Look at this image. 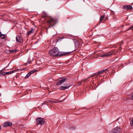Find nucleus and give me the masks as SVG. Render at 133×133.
Here are the masks:
<instances>
[{"label": "nucleus", "mask_w": 133, "mask_h": 133, "mask_svg": "<svg viewBox=\"0 0 133 133\" xmlns=\"http://www.w3.org/2000/svg\"><path fill=\"white\" fill-rule=\"evenodd\" d=\"M72 51L71 52H59L58 49L56 47H54L52 49L50 50L49 52V55L52 56H62L64 55L70 54Z\"/></svg>", "instance_id": "1"}, {"label": "nucleus", "mask_w": 133, "mask_h": 133, "mask_svg": "<svg viewBox=\"0 0 133 133\" xmlns=\"http://www.w3.org/2000/svg\"><path fill=\"white\" fill-rule=\"evenodd\" d=\"M47 22L51 25V26H52L55 24L57 21L56 19L51 17L47 20Z\"/></svg>", "instance_id": "2"}, {"label": "nucleus", "mask_w": 133, "mask_h": 133, "mask_svg": "<svg viewBox=\"0 0 133 133\" xmlns=\"http://www.w3.org/2000/svg\"><path fill=\"white\" fill-rule=\"evenodd\" d=\"M37 124L38 125H42L44 123V119L41 117H39L36 119Z\"/></svg>", "instance_id": "3"}, {"label": "nucleus", "mask_w": 133, "mask_h": 133, "mask_svg": "<svg viewBox=\"0 0 133 133\" xmlns=\"http://www.w3.org/2000/svg\"><path fill=\"white\" fill-rule=\"evenodd\" d=\"M120 128L119 127H116L112 130L109 133H119Z\"/></svg>", "instance_id": "4"}, {"label": "nucleus", "mask_w": 133, "mask_h": 133, "mask_svg": "<svg viewBox=\"0 0 133 133\" xmlns=\"http://www.w3.org/2000/svg\"><path fill=\"white\" fill-rule=\"evenodd\" d=\"M66 79V78L65 77H61L59 79V81L57 82L56 85H59L62 84Z\"/></svg>", "instance_id": "5"}, {"label": "nucleus", "mask_w": 133, "mask_h": 133, "mask_svg": "<svg viewBox=\"0 0 133 133\" xmlns=\"http://www.w3.org/2000/svg\"><path fill=\"white\" fill-rule=\"evenodd\" d=\"M67 85V84L65 85L64 84L63 85H64V86H61L60 87V89L62 90H64L68 89L70 87V85L68 86H65L66 85Z\"/></svg>", "instance_id": "6"}, {"label": "nucleus", "mask_w": 133, "mask_h": 133, "mask_svg": "<svg viewBox=\"0 0 133 133\" xmlns=\"http://www.w3.org/2000/svg\"><path fill=\"white\" fill-rule=\"evenodd\" d=\"M12 125V123L10 122H7L4 123L3 125L4 127H7L8 126H10Z\"/></svg>", "instance_id": "7"}, {"label": "nucleus", "mask_w": 133, "mask_h": 133, "mask_svg": "<svg viewBox=\"0 0 133 133\" xmlns=\"http://www.w3.org/2000/svg\"><path fill=\"white\" fill-rule=\"evenodd\" d=\"M74 43L75 48L76 49V50L77 49V48L79 46L80 44V43L77 40H75L74 41Z\"/></svg>", "instance_id": "8"}, {"label": "nucleus", "mask_w": 133, "mask_h": 133, "mask_svg": "<svg viewBox=\"0 0 133 133\" xmlns=\"http://www.w3.org/2000/svg\"><path fill=\"white\" fill-rule=\"evenodd\" d=\"M107 69H105L104 70H103L101 71H98L97 73H95L94 74V75L93 76H97L98 75H99L101 74H102L103 72H105V71H107Z\"/></svg>", "instance_id": "9"}, {"label": "nucleus", "mask_w": 133, "mask_h": 133, "mask_svg": "<svg viewBox=\"0 0 133 133\" xmlns=\"http://www.w3.org/2000/svg\"><path fill=\"white\" fill-rule=\"evenodd\" d=\"M35 30V29L34 28H31L30 29V30L27 32V35L29 36L31 34H32L34 32Z\"/></svg>", "instance_id": "10"}, {"label": "nucleus", "mask_w": 133, "mask_h": 133, "mask_svg": "<svg viewBox=\"0 0 133 133\" xmlns=\"http://www.w3.org/2000/svg\"><path fill=\"white\" fill-rule=\"evenodd\" d=\"M16 40L17 42H21L22 39L21 37L19 36H17L16 37Z\"/></svg>", "instance_id": "11"}, {"label": "nucleus", "mask_w": 133, "mask_h": 133, "mask_svg": "<svg viewBox=\"0 0 133 133\" xmlns=\"http://www.w3.org/2000/svg\"><path fill=\"white\" fill-rule=\"evenodd\" d=\"M52 102L51 101L49 100V99L47 100L46 101H44L43 102V103H42L41 105V106H42L43 105L46 104V103H49V102Z\"/></svg>", "instance_id": "12"}, {"label": "nucleus", "mask_w": 133, "mask_h": 133, "mask_svg": "<svg viewBox=\"0 0 133 133\" xmlns=\"http://www.w3.org/2000/svg\"><path fill=\"white\" fill-rule=\"evenodd\" d=\"M111 55V54L109 53H107L104 54L103 55H102L101 57H107L108 56H109Z\"/></svg>", "instance_id": "13"}, {"label": "nucleus", "mask_w": 133, "mask_h": 133, "mask_svg": "<svg viewBox=\"0 0 133 133\" xmlns=\"http://www.w3.org/2000/svg\"><path fill=\"white\" fill-rule=\"evenodd\" d=\"M15 71H16L15 70H14L10 71L5 72V75L12 74L14 72H15Z\"/></svg>", "instance_id": "14"}, {"label": "nucleus", "mask_w": 133, "mask_h": 133, "mask_svg": "<svg viewBox=\"0 0 133 133\" xmlns=\"http://www.w3.org/2000/svg\"><path fill=\"white\" fill-rule=\"evenodd\" d=\"M0 37L2 39H4L5 38V34H2V33L0 34Z\"/></svg>", "instance_id": "15"}, {"label": "nucleus", "mask_w": 133, "mask_h": 133, "mask_svg": "<svg viewBox=\"0 0 133 133\" xmlns=\"http://www.w3.org/2000/svg\"><path fill=\"white\" fill-rule=\"evenodd\" d=\"M104 17V15H103L101 16V17L100 18V21L101 22L103 21Z\"/></svg>", "instance_id": "16"}, {"label": "nucleus", "mask_w": 133, "mask_h": 133, "mask_svg": "<svg viewBox=\"0 0 133 133\" xmlns=\"http://www.w3.org/2000/svg\"><path fill=\"white\" fill-rule=\"evenodd\" d=\"M18 51V50L16 49H15L14 50H10V52H17Z\"/></svg>", "instance_id": "17"}, {"label": "nucleus", "mask_w": 133, "mask_h": 133, "mask_svg": "<svg viewBox=\"0 0 133 133\" xmlns=\"http://www.w3.org/2000/svg\"><path fill=\"white\" fill-rule=\"evenodd\" d=\"M132 8L131 6L130 5H127V10H129L131 9Z\"/></svg>", "instance_id": "18"}, {"label": "nucleus", "mask_w": 133, "mask_h": 133, "mask_svg": "<svg viewBox=\"0 0 133 133\" xmlns=\"http://www.w3.org/2000/svg\"><path fill=\"white\" fill-rule=\"evenodd\" d=\"M30 76V74L29 73H28L26 75L25 77V79L28 78Z\"/></svg>", "instance_id": "19"}, {"label": "nucleus", "mask_w": 133, "mask_h": 133, "mask_svg": "<svg viewBox=\"0 0 133 133\" xmlns=\"http://www.w3.org/2000/svg\"><path fill=\"white\" fill-rule=\"evenodd\" d=\"M5 75V72L0 73V75L1 76H3Z\"/></svg>", "instance_id": "20"}, {"label": "nucleus", "mask_w": 133, "mask_h": 133, "mask_svg": "<svg viewBox=\"0 0 133 133\" xmlns=\"http://www.w3.org/2000/svg\"><path fill=\"white\" fill-rule=\"evenodd\" d=\"M36 71L35 70V71L34 70H32L30 72H29L30 74V75L31 74H33L34 73L35 71Z\"/></svg>", "instance_id": "21"}, {"label": "nucleus", "mask_w": 133, "mask_h": 133, "mask_svg": "<svg viewBox=\"0 0 133 133\" xmlns=\"http://www.w3.org/2000/svg\"><path fill=\"white\" fill-rule=\"evenodd\" d=\"M133 30V26H130V27H129V28H128L127 30Z\"/></svg>", "instance_id": "22"}, {"label": "nucleus", "mask_w": 133, "mask_h": 133, "mask_svg": "<svg viewBox=\"0 0 133 133\" xmlns=\"http://www.w3.org/2000/svg\"><path fill=\"white\" fill-rule=\"evenodd\" d=\"M123 8L124 9L127 10V5L124 6L123 7Z\"/></svg>", "instance_id": "23"}, {"label": "nucleus", "mask_w": 133, "mask_h": 133, "mask_svg": "<svg viewBox=\"0 0 133 133\" xmlns=\"http://www.w3.org/2000/svg\"><path fill=\"white\" fill-rule=\"evenodd\" d=\"M130 124L131 126H133V119L130 122Z\"/></svg>", "instance_id": "24"}, {"label": "nucleus", "mask_w": 133, "mask_h": 133, "mask_svg": "<svg viewBox=\"0 0 133 133\" xmlns=\"http://www.w3.org/2000/svg\"><path fill=\"white\" fill-rule=\"evenodd\" d=\"M6 53L8 54L10 53V50H6Z\"/></svg>", "instance_id": "25"}, {"label": "nucleus", "mask_w": 133, "mask_h": 133, "mask_svg": "<svg viewBox=\"0 0 133 133\" xmlns=\"http://www.w3.org/2000/svg\"><path fill=\"white\" fill-rule=\"evenodd\" d=\"M58 102L57 101H52L51 102H52L53 103H57Z\"/></svg>", "instance_id": "26"}, {"label": "nucleus", "mask_w": 133, "mask_h": 133, "mask_svg": "<svg viewBox=\"0 0 133 133\" xmlns=\"http://www.w3.org/2000/svg\"><path fill=\"white\" fill-rule=\"evenodd\" d=\"M23 70V69H18V71H21V70Z\"/></svg>", "instance_id": "27"}, {"label": "nucleus", "mask_w": 133, "mask_h": 133, "mask_svg": "<svg viewBox=\"0 0 133 133\" xmlns=\"http://www.w3.org/2000/svg\"><path fill=\"white\" fill-rule=\"evenodd\" d=\"M131 99L133 100V95L131 96Z\"/></svg>", "instance_id": "28"}, {"label": "nucleus", "mask_w": 133, "mask_h": 133, "mask_svg": "<svg viewBox=\"0 0 133 133\" xmlns=\"http://www.w3.org/2000/svg\"><path fill=\"white\" fill-rule=\"evenodd\" d=\"M5 68H4V69L2 70H0V71H3V70H4L5 69Z\"/></svg>", "instance_id": "29"}, {"label": "nucleus", "mask_w": 133, "mask_h": 133, "mask_svg": "<svg viewBox=\"0 0 133 133\" xmlns=\"http://www.w3.org/2000/svg\"><path fill=\"white\" fill-rule=\"evenodd\" d=\"M10 62L9 64H8V65L6 66V67H7L9 65V64H10Z\"/></svg>", "instance_id": "30"}, {"label": "nucleus", "mask_w": 133, "mask_h": 133, "mask_svg": "<svg viewBox=\"0 0 133 133\" xmlns=\"http://www.w3.org/2000/svg\"><path fill=\"white\" fill-rule=\"evenodd\" d=\"M1 129V126L0 125V129Z\"/></svg>", "instance_id": "31"}, {"label": "nucleus", "mask_w": 133, "mask_h": 133, "mask_svg": "<svg viewBox=\"0 0 133 133\" xmlns=\"http://www.w3.org/2000/svg\"><path fill=\"white\" fill-rule=\"evenodd\" d=\"M51 27V26H49V27L50 28V27Z\"/></svg>", "instance_id": "32"}, {"label": "nucleus", "mask_w": 133, "mask_h": 133, "mask_svg": "<svg viewBox=\"0 0 133 133\" xmlns=\"http://www.w3.org/2000/svg\"><path fill=\"white\" fill-rule=\"evenodd\" d=\"M1 32L0 31V34H1Z\"/></svg>", "instance_id": "33"}]
</instances>
